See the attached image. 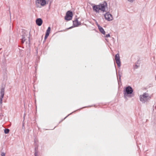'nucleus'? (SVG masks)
Masks as SVG:
<instances>
[{"label":"nucleus","instance_id":"5701e85b","mask_svg":"<svg viewBox=\"0 0 156 156\" xmlns=\"http://www.w3.org/2000/svg\"><path fill=\"white\" fill-rule=\"evenodd\" d=\"M73 112H72L71 113H70V114H69V115H68L64 119H65L66 117H67L68 116H69V115H70V114H71L72 113H73Z\"/></svg>","mask_w":156,"mask_h":156},{"label":"nucleus","instance_id":"c85d7f7f","mask_svg":"<svg viewBox=\"0 0 156 156\" xmlns=\"http://www.w3.org/2000/svg\"><path fill=\"white\" fill-rule=\"evenodd\" d=\"M112 39L113 40H114V38L112 37Z\"/></svg>","mask_w":156,"mask_h":156},{"label":"nucleus","instance_id":"6ab92c4d","mask_svg":"<svg viewBox=\"0 0 156 156\" xmlns=\"http://www.w3.org/2000/svg\"><path fill=\"white\" fill-rule=\"evenodd\" d=\"M4 68L3 70H4V71L5 72L6 71V69H7V68L5 66V67H4V68Z\"/></svg>","mask_w":156,"mask_h":156},{"label":"nucleus","instance_id":"a878e982","mask_svg":"<svg viewBox=\"0 0 156 156\" xmlns=\"http://www.w3.org/2000/svg\"><path fill=\"white\" fill-rule=\"evenodd\" d=\"M73 26H72V27H70L69 28V29H71V28H73Z\"/></svg>","mask_w":156,"mask_h":156},{"label":"nucleus","instance_id":"0eeeda50","mask_svg":"<svg viewBox=\"0 0 156 156\" xmlns=\"http://www.w3.org/2000/svg\"><path fill=\"white\" fill-rule=\"evenodd\" d=\"M115 60L118 66L119 67L121 66V62L119 54L118 53L115 55Z\"/></svg>","mask_w":156,"mask_h":156},{"label":"nucleus","instance_id":"6e6552de","mask_svg":"<svg viewBox=\"0 0 156 156\" xmlns=\"http://www.w3.org/2000/svg\"><path fill=\"white\" fill-rule=\"evenodd\" d=\"M93 9L94 11L97 13H99L100 10V6L98 5H94L93 6Z\"/></svg>","mask_w":156,"mask_h":156},{"label":"nucleus","instance_id":"9b49d317","mask_svg":"<svg viewBox=\"0 0 156 156\" xmlns=\"http://www.w3.org/2000/svg\"><path fill=\"white\" fill-rule=\"evenodd\" d=\"M97 26L100 31L103 34L105 35V32L103 28L100 26L99 25H98Z\"/></svg>","mask_w":156,"mask_h":156},{"label":"nucleus","instance_id":"c756f323","mask_svg":"<svg viewBox=\"0 0 156 156\" xmlns=\"http://www.w3.org/2000/svg\"><path fill=\"white\" fill-rule=\"evenodd\" d=\"M5 59H4V62H5Z\"/></svg>","mask_w":156,"mask_h":156},{"label":"nucleus","instance_id":"423d86ee","mask_svg":"<svg viewBox=\"0 0 156 156\" xmlns=\"http://www.w3.org/2000/svg\"><path fill=\"white\" fill-rule=\"evenodd\" d=\"M104 16L105 19L108 21H110L113 19L112 15L109 12H106L104 15Z\"/></svg>","mask_w":156,"mask_h":156},{"label":"nucleus","instance_id":"4468645a","mask_svg":"<svg viewBox=\"0 0 156 156\" xmlns=\"http://www.w3.org/2000/svg\"><path fill=\"white\" fill-rule=\"evenodd\" d=\"M25 41V37L24 35H22V38L21 39V43L23 44Z\"/></svg>","mask_w":156,"mask_h":156},{"label":"nucleus","instance_id":"4be33fe9","mask_svg":"<svg viewBox=\"0 0 156 156\" xmlns=\"http://www.w3.org/2000/svg\"><path fill=\"white\" fill-rule=\"evenodd\" d=\"M135 69H137L138 68V66H137V65H136L135 66Z\"/></svg>","mask_w":156,"mask_h":156},{"label":"nucleus","instance_id":"f8f14e48","mask_svg":"<svg viewBox=\"0 0 156 156\" xmlns=\"http://www.w3.org/2000/svg\"><path fill=\"white\" fill-rule=\"evenodd\" d=\"M100 6V10L102 11L103 12H105V5L104 4H102L99 5Z\"/></svg>","mask_w":156,"mask_h":156},{"label":"nucleus","instance_id":"9d476101","mask_svg":"<svg viewBox=\"0 0 156 156\" xmlns=\"http://www.w3.org/2000/svg\"><path fill=\"white\" fill-rule=\"evenodd\" d=\"M36 24L38 26H41L42 25L43 21L41 18H37L36 21Z\"/></svg>","mask_w":156,"mask_h":156},{"label":"nucleus","instance_id":"f03ea898","mask_svg":"<svg viewBox=\"0 0 156 156\" xmlns=\"http://www.w3.org/2000/svg\"><path fill=\"white\" fill-rule=\"evenodd\" d=\"M49 0H36L35 1V5L37 8H41L44 6L46 4V1Z\"/></svg>","mask_w":156,"mask_h":156},{"label":"nucleus","instance_id":"2f4dec72","mask_svg":"<svg viewBox=\"0 0 156 156\" xmlns=\"http://www.w3.org/2000/svg\"><path fill=\"white\" fill-rule=\"evenodd\" d=\"M85 107H83L82 108H85Z\"/></svg>","mask_w":156,"mask_h":156},{"label":"nucleus","instance_id":"7c9ffc66","mask_svg":"<svg viewBox=\"0 0 156 156\" xmlns=\"http://www.w3.org/2000/svg\"><path fill=\"white\" fill-rule=\"evenodd\" d=\"M105 5H107V3H105Z\"/></svg>","mask_w":156,"mask_h":156},{"label":"nucleus","instance_id":"2eb2a0df","mask_svg":"<svg viewBox=\"0 0 156 156\" xmlns=\"http://www.w3.org/2000/svg\"><path fill=\"white\" fill-rule=\"evenodd\" d=\"M9 132V130L8 129H4V133L5 134H8Z\"/></svg>","mask_w":156,"mask_h":156},{"label":"nucleus","instance_id":"412c9836","mask_svg":"<svg viewBox=\"0 0 156 156\" xmlns=\"http://www.w3.org/2000/svg\"><path fill=\"white\" fill-rule=\"evenodd\" d=\"M134 0H128V1L130 2H133Z\"/></svg>","mask_w":156,"mask_h":156},{"label":"nucleus","instance_id":"20e7f679","mask_svg":"<svg viewBox=\"0 0 156 156\" xmlns=\"http://www.w3.org/2000/svg\"><path fill=\"white\" fill-rule=\"evenodd\" d=\"M73 16L72 12L71 11H68L66 12V16H65V19L67 21L71 20Z\"/></svg>","mask_w":156,"mask_h":156},{"label":"nucleus","instance_id":"1a4fd4ad","mask_svg":"<svg viewBox=\"0 0 156 156\" xmlns=\"http://www.w3.org/2000/svg\"><path fill=\"white\" fill-rule=\"evenodd\" d=\"M80 23L78 21L77 19L76 18L73 21V27H77L80 25Z\"/></svg>","mask_w":156,"mask_h":156},{"label":"nucleus","instance_id":"aec40b11","mask_svg":"<svg viewBox=\"0 0 156 156\" xmlns=\"http://www.w3.org/2000/svg\"><path fill=\"white\" fill-rule=\"evenodd\" d=\"M5 154L4 152H2L1 153L2 156H5Z\"/></svg>","mask_w":156,"mask_h":156},{"label":"nucleus","instance_id":"f3484780","mask_svg":"<svg viewBox=\"0 0 156 156\" xmlns=\"http://www.w3.org/2000/svg\"><path fill=\"white\" fill-rule=\"evenodd\" d=\"M49 36L48 35H47V34H45V36L44 37V40H45Z\"/></svg>","mask_w":156,"mask_h":156},{"label":"nucleus","instance_id":"a211bd4d","mask_svg":"<svg viewBox=\"0 0 156 156\" xmlns=\"http://www.w3.org/2000/svg\"><path fill=\"white\" fill-rule=\"evenodd\" d=\"M110 37V34H109L106 35L105 36V37Z\"/></svg>","mask_w":156,"mask_h":156},{"label":"nucleus","instance_id":"39448f33","mask_svg":"<svg viewBox=\"0 0 156 156\" xmlns=\"http://www.w3.org/2000/svg\"><path fill=\"white\" fill-rule=\"evenodd\" d=\"M5 87H2L1 89L0 92V103L1 105L2 104L3 98L5 94Z\"/></svg>","mask_w":156,"mask_h":156},{"label":"nucleus","instance_id":"ddd939ff","mask_svg":"<svg viewBox=\"0 0 156 156\" xmlns=\"http://www.w3.org/2000/svg\"><path fill=\"white\" fill-rule=\"evenodd\" d=\"M51 30V27H48V29H47L46 30V34H47V35H49V34L50 33V31Z\"/></svg>","mask_w":156,"mask_h":156},{"label":"nucleus","instance_id":"393cba45","mask_svg":"<svg viewBox=\"0 0 156 156\" xmlns=\"http://www.w3.org/2000/svg\"><path fill=\"white\" fill-rule=\"evenodd\" d=\"M121 77H119V79H118V81H119V80L120 81L121 80Z\"/></svg>","mask_w":156,"mask_h":156},{"label":"nucleus","instance_id":"7ed1b4c3","mask_svg":"<svg viewBox=\"0 0 156 156\" xmlns=\"http://www.w3.org/2000/svg\"><path fill=\"white\" fill-rule=\"evenodd\" d=\"M133 91V90L132 87L130 86L127 87L125 90L124 91V96L126 97L127 95L132 94Z\"/></svg>","mask_w":156,"mask_h":156},{"label":"nucleus","instance_id":"b1692460","mask_svg":"<svg viewBox=\"0 0 156 156\" xmlns=\"http://www.w3.org/2000/svg\"><path fill=\"white\" fill-rule=\"evenodd\" d=\"M119 77H121V75L120 74H119Z\"/></svg>","mask_w":156,"mask_h":156},{"label":"nucleus","instance_id":"cd10ccee","mask_svg":"<svg viewBox=\"0 0 156 156\" xmlns=\"http://www.w3.org/2000/svg\"><path fill=\"white\" fill-rule=\"evenodd\" d=\"M62 120L61 121H60L59 122V123H60L61 122H62Z\"/></svg>","mask_w":156,"mask_h":156},{"label":"nucleus","instance_id":"f257e3e1","mask_svg":"<svg viewBox=\"0 0 156 156\" xmlns=\"http://www.w3.org/2000/svg\"><path fill=\"white\" fill-rule=\"evenodd\" d=\"M151 99V96L150 95L146 92L144 93L142 95L140 96V101L143 103H147Z\"/></svg>","mask_w":156,"mask_h":156},{"label":"nucleus","instance_id":"dca6fc26","mask_svg":"<svg viewBox=\"0 0 156 156\" xmlns=\"http://www.w3.org/2000/svg\"><path fill=\"white\" fill-rule=\"evenodd\" d=\"M38 154V151L36 150V148L35 149V153H34V155L35 156H37Z\"/></svg>","mask_w":156,"mask_h":156},{"label":"nucleus","instance_id":"bb28decb","mask_svg":"<svg viewBox=\"0 0 156 156\" xmlns=\"http://www.w3.org/2000/svg\"><path fill=\"white\" fill-rule=\"evenodd\" d=\"M105 40L107 41L108 42V39H106Z\"/></svg>","mask_w":156,"mask_h":156}]
</instances>
